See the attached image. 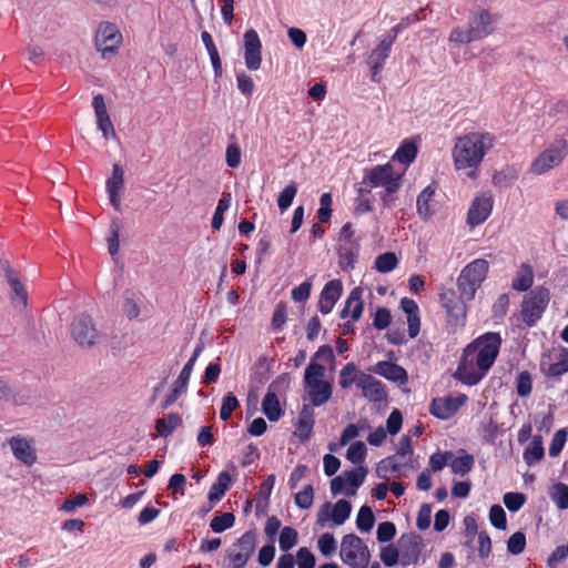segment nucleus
<instances>
[{
    "label": "nucleus",
    "instance_id": "ddd939ff",
    "mask_svg": "<svg viewBox=\"0 0 568 568\" xmlns=\"http://www.w3.org/2000/svg\"><path fill=\"white\" fill-rule=\"evenodd\" d=\"M244 40V61L251 71L260 69L262 63V42L254 29H248L243 36Z\"/></svg>",
    "mask_w": 568,
    "mask_h": 568
},
{
    "label": "nucleus",
    "instance_id": "bf43d9fd",
    "mask_svg": "<svg viewBox=\"0 0 568 568\" xmlns=\"http://www.w3.org/2000/svg\"><path fill=\"white\" fill-rule=\"evenodd\" d=\"M402 469V464H399L396 459V456H388L382 459L376 467V475L379 478H387V473L390 470L392 473H399Z\"/></svg>",
    "mask_w": 568,
    "mask_h": 568
},
{
    "label": "nucleus",
    "instance_id": "9b49d317",
    "mask_svg": "<svg viewBox=\"0 0 568 568\" xmlns=\"http://www.w3.org/2000/svg\"><path fill=\"white\" fill-rule=\"evenodd\" d=\"M466 400L467 396L465 394H459L455 397L433 398L429 405V413L438 419L447 420L458 412Z\"/></svg>",
    "mask_w": 568,
    "mask_h": 568
},
{
    "label": "nucleus",
    "instance_id": "9d476101",
    "mask_svg": "<svg viewBox=\"0 0 568 568\" xmlns=\"http://www.w3.org/2000/svg\"><path fill=\"white\" fill-rule=\"evenodd\" d=\"M565 149L566 141H558L555 145L550 146L537 156L531 164V171L535 174H542L554 166L559 165L565 158Z\"/></svg>",
    "mask_w": 568,
    "mask_h": 568
},
{
    "label": "nucleus",
    "instance_id": "864d4df0",
    "mask_svg": "<svg viewBox=\"0 0 568 568\" xmlns=\"http://www.w3.org/2000/svg\"><path fill=\"white\" fill-rule=\"evenodd\" d=\"M298 541V532L295 528L286 526L282 528L280 534V549L283 551H288L292 549Z\"/></svg>",
    "mask_w": 568,
    "mask_h": 568
},
{
    "label": "nucleus",
    "instance_id": "f257e3e1",
    "mask_svg": "<svg viewBox=\"0 0 568 568\" xmlns=\"http://www.w3.org/2000/svg\"><path fill=\"white\" fill-rule=\"evenodd\" d=\"M493 146L494 138L489 133L473 132L458 138L452 151L456 170L471 169L468 176L475 178V170Z\"/></svg>",
    "mask_w": 568,
    "mask_h": 568
},
{
    "label": "nucleus",
    "instance_id": "de8ad7c7",
    "mask_svg": "<svg viewBox=\"0 0 568 568\" xmlns=\"http://www.w3.org/2000/svg\"><path fill=\"white\" fill-rule=\"evenodd\" d=\"M235 524V516L233 513H222L212 518L210 528L215 534H222L232 528Z\"/></svg>",
    "mask_w": 568,
    "mask_h": 568
},
{
    "label": "nucleus",
    "instance_id": "aec40b11",
    "mask_svg": "<svg viewBox=\"0 0 568 568\" xmlns=\"http://www.w3.org/2000/svg\"><path fill=\"white\" fill-rule=\"evenodd\" d=\"M372 372L383 376L387 381L399 383L400 385L408 382V374L404 367L388 361H381L372 367Z\"/></svg>",
    "mask_w": 568,
    "mask_h": 568
},
{
    "label": "nucleus",
    "instance_id": "37998d69",
    "mask_svg": "<svg viewBox=\"0 0 568 568\" xmlns=\"http://www.w3.org/2000/svg\"><path fill=\"white\" fill-rule=\"evenodd\" d=\"M6 280L11 288V298L20 302L23 306H27L28 293L24 285L20 282L19 274H10Z\"/></svg>",
    "mask_w": 568,
    "mask_h": 568
},
{
    "label": "nucleus",
    "instance_id": "6ab92c4d",
    "mask_svg": "<svg viewBox=\"0 0 568 568\" xmlns=\"http://www.w3.org/2000/svg\"><path fill=\"white\" fill-rule=\"evenodd\" d=\"M342 293L343 284L339 280H332L327 282L320 295L318 311L324 315L331 313Z\"/></svg>",
    "mask_w": 568,
    "mask_h": 568
},
{
    "label": "nucleus",
    "instance_id": "f03ea898",
    "mask_svg": "<svg viewBox=\"0 0 568 568\" xmlns=\"http://www.w3.org/2000/svg\"><path fill=\"white\" fill-rule=\"evenodd\" d=\"M501 344L503 338L499 333H484L466 345L465 358L475 356V366L483 373L484 378L497 359Z\"/></svg>",
    "mask_w": 568,
    "mask_h": 568
},
{
    "label": "nucleus",
    "instance_id": "e433bc0d",
    "mask_svg": "<svg viewBox=\"0 0 568 568\" xmlns=\"http://www.w3.org/2000/svg\"><path fill=\"white\" fill-rule=\"evenodd\" d=\"M523 457L525 463L529 466L539 463L545 457V448L540 435L532 437L530 445L524 450Z\"/></svg>",
    "mask_w": 568,
    "mask_h": 568
},
{
    "label": "nucleus",
    "instance_id": "0eeeda50",
    "mask_svg": "<svg viewBox=\"0 0 568 568\" xmlns=\"http://www.w3.org/2000/svg\"><path fill=\"white\" fill-rule=\"evenodd\" d=\"M402 175H394V168L386 163L376 165L365 172L362 184H369L371 187L384 186L388 192H397L400 187Z\"/></svg>",
    "mask_w": 568,
    "mask_h": 568
},
{
    "label": "nucleus",
    "instance_id": "774afa93",
    "mask_svg": "<svg viewBox=\"0 0 568 568\" xmlns=\"http://www.w3.org/2000/svg\"><path fill=\"white\" fill-rule=\"evenodd\" d=\"M298 568H315L316 558L307 547H301L296 552Z\"/></svg>",
    "mask_w": 568,
    "mask_h": 568
},
{
    "label": "nucleus",
    "instance_id": "0e129e2a",
    "mask_svg": "<svg viewBox=\"0 0 568 568\" xmlns=\"http://www.w3.org/2000/svg\"><path fill=\"white\" fill-rule=\"evenodd\" d=\"M526 535L523 531H516L507 540V551L514 556L520 555L526 548Z\"/></svg>",
    "mask_w": 568,
    "mask_h": 568
},
{
    "label": "nucleus",
    "instance_id": "69168bd1",
    "mask_svg": "<svg viewBox=\"0 0 568 568\" xmlns=\"http://www.w3.org/2000/svg\"><path fill=\"white\" fill-rule=\"evenodd\" d=\"M439 302L445 312H447L448 310L457 306L458 304L466 302V300L465 297L462 296V294L458 296L453 288H448L444 290L439 294Z\"/></svg>",
    "mask_w": 568,
    "mask_h": 568
},
{
    "label": "nucleus",
    "instance_id": "c9c22d12",
    "mask_svg": "<svg viewBox=\"0 0 568 568\" xmlns=\"http://www.w3.org/2000/svg\"><path fill=\"white\" fill-rule=\"evenodd\" d=\"M534 283V271L528 264H521L513 280L511 287L518 292H527Z\"/></svg>",
    "mask_w": 568,
    "mask_h": 568
},
{
    "label": "nucleus",
    "instance_id": "6e6d98bb",
    "mask_svg": "<svg viewBox=\"0 0 568 568\" xmlns=\"http://www.w3.org/2000/svg\"><path fill=\"white\" fill-rule=\"evenodd\" d=\"M239 406H240V402L236 398V396L232 392H229L227 394L224 395V397L222 399V406L220 409V418L223 422L229 420L231 418L233 412Z\"/></svg>",
    "mask_w": 568,
    "mask_h": 568
},
{
    "label": "nucleus",
    "instance_id": "3c124183",
    "mask_svg": "<svg viewBox=\"0 0 568 568\" xmlns=\"http://www.w3.org/2000/svg\"><path fill=\"white\" fill-rule=\"evenodd\" d=\"M375 268L379 272V273H389L392 272L393 270L396 268L397 264H398V260H397V256L394 252H385V253H382L379 254L376 258H375Z\"/></svg>",
    "mask_w": 568,
    "mask_h": 568
},
{
    "label": "nucleus",
    "instance_id": "412c9836",
    "mask_svg": "<svg viewBox=\"0 0 568 568\" xmlns=\"http://www.w3.org/2000/svg\"><path fill=\"white\" fill-rule=\"evenodd\" d=\"M286 374L278 376L275 382H273L267 389L263 400H262V412L267 417L270 422H277L283 415L284 410L281 407L280 399L276 393L273 390V386L281 379H284Z\"/></svg>",
    "mask_w": 568,
    "mask_h": 568
},
{
    "label": "nucleus",
    "instance_id": "603ef678",
    "mask_svg": "<svg viewBox=\"0 0 568 568\" xmlns=\"http://www.w3.org/2000/svg\"><path fill=\"white\" fill-rule=\"evenodd\" d=\"M296 193L297 184L295 182H291L281 191L277 197V205L282 213L292 205Z\"/></svg>",
    "mask_w": 568,
    "mask_h": 568
},
{
    "label": "nucleus",
    "instance_id": "b1692460",
    "mask_svg": "<svg viewBox=\"0 0 568 568\" xmlns=\"http://www.w3.org/2000/svg\"><path fill=\"white\" fill-rule=\"evenodd\" d=\"M307 388V397L314 407L326 404L333 394L332 383L328 381L304 385Z\"/></svg>",
    "mask_w": 568,
    "mask_h": 568
},
{
    "label": "nucleus",
    "instance_id": "f3484780",
    "mask_svg": "<svg viewBox=\"0 0 568 568\" xmlns=\"http://www.w3.org/2000/svg\"><path fill=\"white\" fill-rule=\"evenodd\" d=\"M124 187V171L123 168L114 163L112 166V174L106 180V191L111 205L116 211H121V193Z\"/></svg>",
    "mask_w": 568,
    "mask_h": 568
},
{
    "label": "nucleus",
    "instance_id": "4d7b16f0",
    "mask_svg": "<svg viewBox=\"0 0 568 568\" xmlns=\"http://www.w3.org/2000/svg\"><path fill=\"white\" fill-rule=\"evenodd\" d=\"M366 454L367 448L365 443L358 440L349 445L346 452V458L353 464L361 465L364 462Z\"/></svg>",
    "mask_w": 568,
    "mask_h": 568
},
{
    "label": "nucleus",
    "instance_id": "09e8293b",
    "mask_svg": "<svg viewBox=\"0 0 568 568\" xmlns=\"http://www.w3.org/2000/svg\"><path fill=\"white\" fill-rule=\"evenodd\" d=\"M326 373V368L323 364L315 362L314 359H311L308 366L305 368L304 372V385L323 382L324 376Z\"/></svg>",
    "mask_w": 568,
    "mask_h": 568
},
{
    "label": "nucleus",
    "instance_id": "7ed1b4c3",
    "mask_svg": "<svg viewBox=\"0 0 568 568\" xmlns=\"http://www.w3.org/2000/svg\"><path fill=\"white\" fill-rule=\"evenodd\" d=\"M489 263L485 258H476L468 263L457 278L459 293L466 301L475 297L476 291L487 277Z\"/></svg>",
    "mask_w": 568,
    "mask_h": 568
},
{
    "label": "nucleus",
    "instance_id": "ea45409f",
    "mask_svg": "<svg viewBox=\"0 0 568 568\" xmlns=\"http://www.w3.org/2000/svg\"><path fill=\"white\" fill-rule=\"evenodd\" d=\"M232 196L229 192H223L213 214L211 225L214 230H220L224 222V212L231 206Z\"/></svg>",
    "mask_w": 568,
    "mask_h": 568
},
{
    "label": "nucleus",
    "instance_id": "a211bd4d",
    "mask_svg": "<svg viewBox=\"0 0 568 568\" xmlns=\"http://www.w3.org/2000/svg\"><path fill=\"white\" fill-rule=\"evenodd\" d=\"M550 354H542L540 359V372L547 377H559L568 372V348L561 347L559 349L558 359L550 363Z\"/></svg>",
    "mask_w": 568,
    "mask_h": 568
},
{
    "label": "nucleus",
    "instance_id": "a19ab883",
    "mask_svg": "<svg viewBox=\"0 0 568 568\" xmlns=\"http://www.w3.org/2000/svg\"><path fill=\"white\" fill-rule=\"evenodd\" d=\"M417 145L414 142L410 141H404L399 148L396 150L393 159L397 160L399 163L408 165L417 156Z\"/></svg>",
    "mask_w": 568,
    "mask_h": 568
},
{
    "label": "nucleus",
    "instance_id": "5701e85b",
    "mask_svg": "<svg viewBox=\"0 0 568 568\" xmlns=\"http://www.w3.org/2000/svg\"><path fill=\"white\" fill-rule=\"evenodd\" d=\"M92 106L95 112L98 128L102 131L103 138L109 140L111 135L114 136L115 131L108 114L102 94H97L93 97Z\"/></svg>",
    "mask_w": 568,
    "mask_h": 568
},
{
    "label": "nucleus",
    "instance_id": "5fc2aeb1",
    "mask_svg": "<svg viewBox=\"0 0 568 568\" xmlns=\"http://www.w3.org/2000/svg\"><path fill=\"white\" fill-rule=\"evenodd\" d=\"M337 254L339 257V266L344 270H353L356 258L358 256V251L353 250L352 247L341 245L337 250Z\"/></svg>",
    "mask_w": 568,
    "mask_h": 568
},
{
    "label": "nucleus",
    "instance_id": "c85d7f7f",
    "mask_svg": "<svg viewBox=\"0 0 568 568\" xmlns=\"http://www.w3.org/2000/svg\"><path fill=\"white\" fill-rule=\"evenodd\" d=\"M436 185L432 183L427 185L417 196L416 209L417 214L424 221H427L435 214V210L430 205V200L435 195Z\"/></svg>",
    "mask_w": 568,
    "mask_h": 568
},
{
    "label": "nucleus",
    "instance_id": "052dcab7",
    "mask_svg": "<svg viewBox=\"0 0 568 568\" xmlns=\"http://www.w3.org/2000/svg\"><path fill=\"white\" fill-rule=\"evenodd\" d=\"M287 320V307L284 302H278L274 308L271 326L274 332H281Z\"/></svg>",
    "mask_w": 568,
    "mask_h": 568
},
{
    "label": "nucleus",
    "instance_id": "4be33fe9",
    "mask_svg": "<svg viewBox=\"0 0 568 568\" xmlns=\"http://www.w3.org/2000/svg\"><path fill=\"white\" fill-rule=\"evenodd\" d=\"M493 210L491 197H476L467 213V223L471 226L484 223L490 215Z\"/></svg>",
    "mask_w": 568,
    "mask_h": 568
},
{
    "label": "nucleus",
    "instance_id": "423d86ee",
    "mask_svg": "<svg viewBox=\"0 0 568 568\" xmlns=\"http://www.w3.org/2000/svg\"><path fill=\"white\" fill-rule=\"evenodd\" d=\"M122 34L112 22H101L95 33L94 44L103 59L116 53L121 43Z\"/></svg>",
    "mask_w": 568,
    "mask_h": 568
},
{
    "label": "nucleus",
    "instance_id": "338daca9",
    "mask_svg": "<svg viewBox=\"0 0 568 568\" xmlns=\"http://www.w3.org/2000/svg\"><path fill=\"white\" fill-rule=\"evenodd\" d=\"M568 432L566 428L558 429L550 442L549 445V456L556 457L558 456L567 442Z\"/></svg>",
    "mask_w": 568,
    "mask_h": 568
},
{
    "label": "nucleus",
    "instance_id": "2f4dec72",
    "mask_svg": "<svg viewBox=\"0 0 568 568\" xmlns=\"http://www.w3.org/2000/svg\"><path fill=\"white\" fill-rule=\"evenodd\" d=\"M466 324V304L465 302L446 312V327L449 333H456L457 329Z\"/></svg>",
    "mask_w": 568,
    "mask_h": 568
},
{
    "label": "nucleus",
    "instance_id": "c03bdc74",
    "mask_svg": "<svg viewBox=\"0 0 568 568\" xmlns=\"http://www.w3.org/2000/svg\"><path fill=\"white\" fill-rule=\"evenodd\" d=\"M375 525V515L368 505H363L356 517V527L362 532H368Z\"/></svg>",
    "mask_w": 568,
    "mask_h": 568
},
{
    "label": "nucleus",
    "instance_id": "f704fd0d",
    "mask_svg": "<svg viewBox=\"0 0 568 568\" xmlns=\"http://www.w3.org/2000/svg\"><path fill=\"white\" fill-rule=\"evenodd\" d=\"M182 424V417L178 413H170L165 417L155 420V429L161 437L171 436L176 427Z\"/></svg>",
    "mask_w": 568,
    "mask_h": 568
},
{
    "label": "nucleus",
    "instance_id": "39448f33",
    "mask_svg": "<svg viewBox=\"0 0 568 568\" xmlns=\"http://www.w3.org/2000/svg\"><path fill=\"white\" fill-rule=\"evenodd\" d=\"M71 336L83 348L95 346L102 338L93 318L87 313H81L74 317L71 324Z\"/></svg>",
    "mask_w": 568,
    "mask_h": 568
},
{
    "label": "nucleus",
    "instance_id": "dca6fc26",
    "mask_svg": "<svg viewBox=\"0 0 568 568\" xmlns=\"http://www.w3.org/2000/svg\"><path fill=\"white\" fill-rule=\"evenodd\" d=\"M358 387L362 388L363 396L369 402L382 403L387 400L384 384L372 375L359 372Z\"/></svg>",
    "mask_w": 568,
    "mask_h": 568
},
{
    "label": "nucleus",
    "instance_id": "72a5a7b5",
    "mask_svg": "<svg viewBox=\"0 0 568 568\" xmlns=\"http://www.w3.org/2000/svg\"><path fill=\"white\" fill-rule=\"evenodd\" d=\"M275 475L270 474L265 477L263 483L258 487V498L256 501V513H264L266 511L268 505H270V497L272 494V490L275 485Z\"/></svg>",
    "mask_w": 568,
    "mask_h": 568
},
{
    "label": "nucleus",
    "instance_id": "f8f14e48",
    "mask_svg": "<svg viewBox=\"0 0 568 568\" xmlns=\"http://www.w3.org/2000/svg\"><path fill=\"white\" fill-rule=\"evenodd\" d=\"M423 548V539L416 532L404 534L398 540L402 566L418 562Z\"/></svg>",
    "mask_w": 568,
    "mask_h": 568
},
{
    "label": "nucleus",
    "instance_id": "393cba45",
    "mask_svg": "<svg viewBox=\"0 0 568 568\" xmlns=\"http://www.w3.org/2000/svg\"><path fill=\"white\" fill-rule=\"evenodd\" d=\"M192 371H193V368H191L190 366L184 365V367L182 368L180 375L178 376L176 381L174 382L173 387H172L170 394L166 395L164 400L161 403V408L162 409H166L170 406H172L178 400V398L183 393L186 392L187 385H189V381H190V377H191V374H192Z\"/></svg>",
    "mask_w": 568,
    "mask_h": 568
},
{
    "label": "nucleus",
    "instance_id": "49530a36",
    "mask_svg": "<svg viewBox=\"0 0 568 568\" xmlns=\"http://www.w3.org/2000/svg\"><path fill=\"white\" fill-rule=\"evenodd\" d=\"M120 221L118 217H114L110 223L109 235L106 237L108 251L112 257L115 256L120 250Z\"/></svg>",
    "mask_w": 568,
    "mask_h": 568
},
{
    "label": "nucleus",
    "instance_id": "6e6552de",
    "mask_svg": "<svg viewBox=\"0 0 568 568\" xmlns=\"http://www.w3.org/2000/svg\"><path fill=\"white\" fill-rule=\"evenodd\" d=\"M352 504L347 499H339L334 505L326 501L322 505L317 513L316 525L324 527L328 520L334 525H343L351 516Z\"/></svg>",
    "mask_w": 568,
    "mask_h": 568
},
{
    "label": "nucleus",
    "instance_id": "a18cd8bd",
    "mask_svg": "<svg viewBox=\"0 0 568 568\" xmlns=\"http://www.w3.org/2000/svg\"><path fill=\"white\" fill-rule=\"evenodd\" d=\"M233 548H237L239 552L244 555L246 558H251L255 550V534L253 530L245 531L233 545Z\"/></svg>",
    "mask_w": 568,
    "mask_h": 568
},
{
    "label": "nucleus",
    "instance_id": "7c9ffc66",
    "mask_svg": "<svg viewBox=\"0 0 568 568\" xmlns=\"http://www.w3.org/2000/svg\"><path fill=\"white\" fill-rule=\"evenodd\" d=\"M231 483L232 478L229 471H221L209 490V501L212 504L220 501L224 497L225 493L229 490Z\"/></svg>",
    "mask_w": 568,
    "mask_h": 568
},
{
    "label": "nucleus",
    "instance_id": "c756f323",
    "mask_svg": "<svg viewBox=\"0 0 568 568\" xmlns=\"http://www.w3.org/2000/svg\"><path fill=\"white\" fill-rule=\"evenodd\" d=\"M363 545V540L355 534L345 535L341 544V558L347 565H354L357 559V549Z\"/></svg>",
    "mask_w": 568,
    "mask_h": 568
},
{
    "label": "nucleus",
    "instance_id": "8fccbe9b",
    "mask_svg": "<svg viewBox=\"0 0 568 568\" xmlns=\"http://www.w3.org/2000/svg\"><path fill=\"white\" fill-rule=\"evenodd\" d=\"M475 458L470 454H464L463 456L455 457L450 463V468L454 474L465 476L474 467Z\"/></svg>",
    "mask_w": 568,
    "mask_h": 568
},
{
    "label": "nucleus",
    "instance_id": "2eb2a0df",
    "mask_svg": "<svg viewBox=\"0 0 568 568\" xmlns=\"http://www.w3.org/2000/svg\"><path fill=\"white\" fill-rule=\"evenodd\" d=\"M454 377L468 386H475L483 379V373L475 366V356L465 358V348L458 362Z\"/></svg>",
    "mask_w": 568,
    "mask_h": 568
},
{
    "label": "nucleus",
    "instance_id": "13d9d810",
    "mask_svg": "<svg viewBox=\"0 0 568 568\" xmlns=\"http://www.w3.org/2000/svg\"><path fill=\"white\" fill-rule=\"evenodd\" d=\"M332 204L333 196L332 193L325 192L320 197V209L317 210V219L321 223H326L332 217Z\"/></svg>",
    "mask_w": 568,
    "mask_h": 568
},
{
    "label": "nucleus",
    "instance_id": "cd10ccee",
    "mask_svg": "<svg viewBox=\"0 0 568 568\" xmlns=\"http://www.w3.org/2000/svg\"><path fill=\"white\" fill-rule=\"evenodd\" d=\"M314 418L315 414L313 408L308 405H304L302 410L300 412L298 420L296 424V435L301 443H305L311 438L313 434V427L315 424Z\"/></svg>",
    "mask_w": 568,
    "mask_h": 568
},
{
    "label": "nucleus",
    "instance_id": "bb28decb",
    "mask_svg": "<svg viewBox=\"0 0 568 568\" xmlns=\"http://www.w3.org/2000/svg\"><path fill=\"white\" fill-rule=\"evenodd\" d=\"M400 308L407 315L408 335L410 338H415L420 332L419 307L414 300L403 297Z\"/></svg>",
    "mask_w": 568,
    "mask_h": 568
},
{
    "label": "nucleus",
    "instance_id": "1a4fd4ad",
    "mask_svg": "<svg viewBox=\"0 0 568 568\" xmlns=\"http://www.w3.org/2000/svg\"><path fill=\"white\" fill-rule=\"evenodd\" d=\"M394 42L395 41L392 40L390 37L384 34L376 48H374L369 53L367 63L371 68V79L373 82L378 83L381 81V73L384 69L386 60L390 54Z\"/></svg>",
    "mask_w": 568,
    "mask_h": 568
},
{
    "label": "nucleus",
    "instance_id": "680f3d73",
    "mask_svg": "<svg viewBox=\"0 0 568 568\" xmlns=\"http://www.w3.org/2000/svg\"><path fill=\"white\" fill-rule=\"evenodd\" d=\"M532 390V379L529 372H520L516 378V392L519 397H527Z\"/></svg>",
    "mask_w": 568,
    "mask_h": 568
},
{
    "label": "nucleus",
    "instance_id": "58836bf2",
    "mask_svg": "<svg viewBox=\"0 0 568 568\" xmlns=\"http://www.w3.org/2000/svg\"><path fill=\"white\" fill-rule=\"evenodd\" d=\"M549 497L559 510L568 509V485L556 483L550 487Z\"/></svg>",
    "mask_w": 568,
    "mask_h": 568
},
{
    "label": "nucleus",
    "instance_id": "4c0bfd02",
    "mask_svg": "<svg viewBox=\"0 0 568 568\" xmlns=\"http://www.w3.org/2000/svg\"><path fill=\"white\" fill-rule=\"evenodd\" d=\"M345 307L351 312V317L354 322L358 321L362 316L364 310V302L362 300V288L355 287L351 291L346 302Z\"/></svg>",
    "mask_w": 568,
    "mask_h": 568
},
{
    "label": "nucleus",
    "instance_id": "a878e982",
    "mask_svg": "<svg viewBox=\"0 0 568 568\" xmlns=\"http://www.w3.org/2000/svg\"><path fill=\"white\" fill-rule=\"evenodd\" d=\"M9 445L13 456L27 466H31L37 460L34 449L30 446L27 439L13 436L9 439Z\"/></svg>",
    "mask_w": 568,
    "mask_h": 568
},
{
    "label": "nucleus",
    "instance_id": "20e7f679",
    "mask_svg": "<svg viewBox=\"0 0 568 568\" xmlns=\"http://www.w3.org/2000/svg\"><path fill=\"white\" fill-rule=\"evenodd\" d=\"M550 301V292L545 286H536L526 295L521 303V317L528 327H532L541 318Z\"/></svg>",
    "mask_w": 568,
    "mask_h": 568
},
{
    "label": "nucleus",
    "instance_id": "473e14b6",
    "mask_svg": "<svg viewBox=\"0 0 568 568\" xmlns=\"http://www.w3.org/2000/svg\"><path fill=\"white\" fill-rule=\"evenodd\" d=\"M367 473L368 469L363 465H358L351 470L344 471L345 479L348 484V488L345 491L346 496H354L356 494V490L363 485Z\"/></svg>",
    "mask_w": 568,
    "mask_h": 568
},
{
    "label": "nucleus",
    "instance_id": "79ce46f5",
    "mask_svg": "<svg viewBox=\"0 0 568 568\" xmlns=\"http://www.w3.org/2000/svg\"><path fill=\"white\" fill-rule=\"evenodd\" d=\"M355 363L349 362L339 372L338 384L343 389L349 388L354 383L358 386V375Z\"/></svg>",
    "mask_w": 568,
    "mask_h": 568
},
{
    "label": "nucleus",
    "instance_id": "e2e57ef3",
    "mask_svg": "<svg viewBox=\"0 0 568 568\" xmlns=\"http://www.w3.org/2000/svg\"><path fill=\"white\" fill-rule=\"evenodd\" d=\"M526 495L523 493H506L503 497L504 505L510 513L518 511L526 503Z\"/></svg>",
    "mask_w": 568,
    "mask_h": 568
},
{
    "label": "nucleus",
    "instance_id": "4468645a",
    "mask_svg": "<svg viewBox=\"0 0 568 568\" xmlns=\"http://www.w3.org/2000/svg\"><path fill=\"white\" fill-rule=\"evenodd\" d=\"M494 18L486 9L479 12H473L468 21V31L470 32L474 41L481 40L495 30Z\"/></svg>",
    "mask_w": 568,
    "mask_h": 568
}]
</instances>
